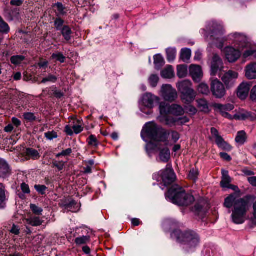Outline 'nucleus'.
<instances>
[{
	"mask_svg": "<svg viewBox=\"0 0 256 256\" xmlns=\"http://www.w3.org/2000/svg\"><path fill=\"white\" fill-rule=\"evenodd\" d=\"M161 76L164 78H171L174 76V70L171 66H167L161 72Z\"/></svg>",
	"mask_w": 256,
	"mask_h": 256,
	"instance_id": "23",
	"label": "nucleus"
},
{
	"mask_svg": "<svg viewBox=\"0 0 256 256\" xmlns=\"http://www.w3.org/2000/svg\"><path fill=\"white\" fill-rule=\"evenodd\" d=\"M170 136H171V138H172L174 142H176L180 138L179 134L177 132H172V133L170 134Z\"/></svg>",
	"mask_w": 256,
	"mask_h": 256,
	"instance_id": "55",
	"label": "nucleus"
},
{
	"mask_svg": "<svg viewBox=\"0 0 256 256\" xmlns=\"http://www.w3.org/2000/svg\"><path fill=\"white\" fill-rule=\"evenodd\" d=\"M190 72L193 80L195 82L199 81L202 76V70L200 66L192 64L190 67Z\"/></svg>",
	"mask_w": 256,
	"mask_h": 256,
	"instance_id": "20",
	"label": "nucleus"
},
{
	"mask_svg": "<svg viewBox=\"0 0 256 256\" xmlns=\"http://www.w3.org/2000/svg\"><path fill=\"white\" fill-rule=\"evenodd\" d=\"M65 132L68 134V135L72 136L74 132L72 131V128L70 126H66L65 128Z\"/></svg>",
	"mask_w": 256,
	"mask_h": 256,
	"instance_id": "61",
	"label": "nucleus"
},
{
	"mask_svg": "<svg viewBox=\"0 0 256 256\" xmlns=\"http://www.w3.org/2000/svg\"><path fill=\"white\" fill-rule=\"evenodd\" d=\"M72 128L74 130V132L76 134L80 133L83 130L82 124L79 120L76 121V124H74L72 126Z\"/></svg>",
	"mask_w": 256,
	"mask_h": 256,
	"instance_id": "41",
	"label": "nucleus"
},
{
	"mask_svg": "<svg viewBox=\"0 0 256 256\" xmlns=\"http://www.w3.org/2000/svg\"><path fill=\"white\" fill-rule=\"evenodd\" d=\"M57 80V78L53 75H48V76L44 78L41 83H46V82H54Z\"/></svg>",
	"mask_w": 256,
	"mask_h": 256,
	"instance_id": "45",
	"label": "nucleus"
},
{
	"mask_svg": "<svg viewBox=\"0 0 256 256\" xmlns=\"http://www.w3.org/2000/svg\"><path fill=\"white\" fill-rule=\"evenodd\" d=\"M51 59L54 60L56 62L64 63L66 60V58L62 52H56L52 54Z\"/></svg>",
	"mask_w": 256,
	"mask_h": 256,
	"instance_id": "26",
	"label": "nucleus"
},
{
	"mask_svg": "<svg viewBox=\"0 0 256 256\" xmlns=\"http://www.w3.org/2000/svg\"><path fill=\"white\" fill-rule=\"evenodd\" d=\"M234 114H231L232 119L236 120H243L247 118L249 116V114L247 112H245L242 110H236L234 112Z\"/></svg>",
	"mask_w": 256,
	"mask_h": 256,
	"instance_id": "21",
	"label": "nucleus"
},
{
	"mask_svg": "<svg viewBox=\"0 0 256 256\" xmlns=\"http://www.w3.org/2000/svg\"><path fill=\"white\" fill-rule=\"evenodd\" d=\"M159 80V78L156 74H152L148 78V82L152 87H156Z\"/></svg>",
	"mask_w": 256,
	"mask_h": 256,
	"instance_id": "39",
	"label": "nucleus"
},
{
	"mask_svg": "<svg viewBox=\"0 0 256 256\" xmlns=\"http://www.w3.org/2000/svg\"><path fill=\"white\" fill-rule=\"evenodd\" d=\"M178 90L181 94L182 100L185 103H190L196 96V92L192 88V84L188 80H184L176 84Z\"/></svg>",
	"mask_w": 256,
	"mask_h": 256,
	"instance_id": "7",
	"label": "nucleus"
},
{
	"mask_svg": "<svg viewBox=\"0 0 256 256\" xmlns=\"http://www.w3.org/2000/svg\"><path fill=\"white\" fill-rule=\"evenodd\" d=\"M198 108L200 110L204 112L208 111V107L207 102L204 99H200L197 100Z\"/></svg>",
	"mask_w": 256,
	"mask_h": 256,
	"instance_id": "33",
	"label": "nucleus"
},
{
	"mask_svg": "<svg viewBox=\"0 0 256 256\" xmlns=\"http://www.w3.org/2000/svg\"><path fill=\"white\" fill-rule=\"evenodd\" d=\"M248 181L252 186H256V176L248 178Z\"/></svg>",
	"mask_w": 256,
	"mask_h": 256,
	"instance_id": "60",
	"label": "nucleus"
},
{
	"mask_svg": "<svg viewBox=\"0 0 256 256\" xmlns=\"http://www.w3.org/2000/svg\"><path fill=\"white\" fill-rule=\"evenodd\" d=\"M24 57L22 56H12L10 58L11 62L14 65L20 64L24 60Z\"/></svg>",
	"mask_w": 256,
	"mask_h": 256,
	"instance_id": "40",
	"label": "nucleus"
},
{
	"mask_svg": "<svg viewBox=\"0 0 256 256\" xmlns=\"http://www.w3.org/2000/svg\"><path fill=\"white\" fill-rule=\"evenodd\" d=\"M188 72L187 67L184 65H180L177 67V75L180 78L185 77Z\"/></svg>",
	"mask_w": 256,
	"mask_h": 256,
	"instance_id": "29",
	"label": "nucleus"
},
{
	"mask_svg": "<svg viewBox=\"0 0 256 256\" xmlns=\"http://www.w3.org/2000/svg\"><path fill=\"white\" fill-rule=\"evenodd\" d=\"M27 158L36 160L40 158V154L38 152L32 148H26L24 152Z\"/></svg>",
	"mask_w": 256,
	"mask_h": 256,
	"instance_id": "24",
	"label": "nucleus"
},
{
	"mask_svg": "<svg viewBox=\"0 0 256 256\" xmlns=\"http://www.w3.org/2000/svg\"><path fill=\"white\" fill-rule=\"evenodd\" d=\"M34 188L40 194H45V191L46 189V186L43 185H36Z\"/></svg>",
	"mask_w": 256,
	"mask_h": 256,
	"instance_id": "48",
	"label": "nucleus"
},
{
	"mask_svg": "<svg viewBox=\"0 0 256 256\" xmlns=\"http://www.w3.org/2000/svg\"><path fill=\"white\" fill-rule=\"evenodd\" d=\"M71 30L68 26H64L62 29V34L64 39L68 41L70 39Z\"/></svg>",
	"mask_w": 256,
	"mask_h": 256,
	"instance_id": "34",
	"label": "nucleus"
},
{
	"mask_svg": "<svg viewBox=\"0 0 256 256\" xmlns=\"http://www.w3.org/2000/svg\"><path fill=\"white\" fill-rule=\"evenodd\" d=\"M250 86V82H242L238 88V96L241 100L246 99L248 96Z\"/></svg>",
	"mask_w": 256,
	"mask_h": 256,
	"instance_id": "18",
	"label": "nucleus"
},
{
	"mask_svg": "<svg viewBox=\"0 0 256 256\" xmlns=\"http://www.w3.org/2000/svg\"><path fill=\"white\" fill-rule=\"evenodd\" d=\"M166 197L175 204L181 206H186L194 200L193 196L186 194L182 188L178 185L172 186L166 194Z\"/></svg>",
	"mask_w": 256,
	"mask_h": 256,
	"instance_id": "4",
	"label": "nucleus"
},
{
	"mask_svg": "<svg viewBox=\"0 0 256 256\" xmlns=\"http://www.w3.org/2000/svg\"><path fill=\"white\" fill-rule=\"evenodd\" d=\"M6 199L5 193L4 188L0 187V205Z\"/></svg>",
	"mask_w": 256,
	"mask_h": 256,
	"instance_id": "56",
	"label": "nucleus"
},
{
	"mask_svg": "<svg viewBox=\"0 0 256 256\" xmlns=\"http://www.w3.org/2000/svg\"><path fill=\"white\" fill-rule=\"evenodd\" d=\"M48 64V62L46 60H41L38 63V66L40 68H46Z\"/></svg>",
	"mask_w": 256,
	"mask_h": 256,
	"instance_id": "62",
	"label": "nucleus"
},
{
	"mask_svg": "<svg viewBox=\"0 0 256 256\" xmlns=\"http://www.w3.org/2000/svg\"><path fill=\"white\" fill-rule=\"evenodd\" d=\"M158 100V98L150 93L144 94L141 100L142 104L148 108H152L156 102Z\"/></svg>",
	"mask_w": 256,
	"mask_h": 256,
	"instance_id": "16",
	"label": "nucleus"
},
{
	"mask_svg": "<svg viewBox=\"0 0 256 256\" xmlns=\"http://www.w3.org/2000/svg\"><path fill=\"white\" fill-rule=\"evenodd\" d=\"M194 212L195 214L200 217V218H203L205 214V212L202 210V206L199 204L194 206Z\"/></svg>",
	"mask_w": 256,
	"mask_h": 256,
	"instance_id": "35",
	"label": "nucleus"
},
{
	"mask_svg": "<svg viewBox=\"0 0 256 256\" xmlns=\"http://www.w3.org/2000/svg\"><path fill=\"white\" fill-rule=\"evenodd\" d=\"M52 164L54 166L57 168L58 170H60L63 169L64 162H63L55 161L53 162Z\"/></svg>",
	"mask_w": 256,
	"mask_h": 256,
	"instance_id": "51",
	"label": "nucleus"
},
{
	"mask_svg": "<svg viewBox=\"0 0 256 256\" xmlns=\"http://www.w3.org/2000/svg\"><path fill=\"white\" fill-rule=\"evenodd\" d=\"M169 134L159 127L154 122L146 124L144 127L141 136L146 144V149L149 156L158 152L156 160L158 162H167L170 158V152L166 146L168 144L167 139Z\"/></svg>",
	"mask_w": 256,
	"mask_h": 256,
	"instance_id": "1",
	"label": "nucleus"
},
{
	"mask_svg": "<svg viewBox=\"0 0 256 256\" xmlns=\"http://www.w3.org/2000/svg\"><path fill=\"white\" fill-rule=\"evenodd\" d=\"M230 39L232 40L234 46L240 50L243 58H256V47L248 42L244 35L234 34L230 36Z\"/></svg>",
	"mask_w": 256,
	"mask_h": 256,
	"instance_id": "3",
	"label": "nucleus"
},
{
	"mask_svg": "<svg viewBox=\"0 0 256 256\" xmlns=\"http://www.w3.org/2000/svg\"><path fill=\"white\" fill-rule=\"evenodd\" d=\"M238 77V72L232 70H228L222 76L221 79L226 88H230L236 84V80Z\"/></svg>",
	"mask_w": 256,
	"mask_h": 256,
	"instance_id": "13",
	"label": "nucleus"
},
{
	"mask_svg": "<svg viewBox=\"0 0 256 256\" xmlns=\"http://www.w3.org/2000/svg\"><path fill=\"white\" fill-rule=\"evenodd\" d=\"M222 180L220 182V185L222 188H226L232 182L231 178L228 174V172L222 170Z\"/></svg>",
	"mask_w": 256,
	"mask_h": 256,
	"instance_id": "22",
	"label": "nucleus"
},
{
	"mask_svg": "<svg viewBox=\"0 0 256 256\" xmlns=\"http://www.w3.org/2000/svg\"><path fill=\"white\" fill-rule=\"evenodd\" d=\"M246 140V132L242 130L238 132L236 138V142L239 144L242 145L244 144Z\"/></svg>",
	"mask_w": 256,
	"mask_h": 256,
	"instance_id": "27",
	"label": "nucleus"
},
{
	"mask_svg": "<svg viewBox=\"0 0 256 256\" xmlns=\"http://www.w3.org/2000/svg\"><path fill=\"white\" fill-rule=\"evenodd\" d=\"M9 31L8 25L2 20L0 16V32H8Z\"/></svg>",
	"mask_w": 256,
	"mask_h": 256,
	"instance_id": "43",
	"label": "nucleus"
},
{
	"mask_svg": "<svg viewBox=\"0 0 256 256\" xmlns=\"http://www.w3.org/2000/svg\"><path fill=\"white\" fill-rule=\"evenodd\" d=\"M244 74L248 80L256 79V62H252L247 64L244 68Z\"/></svg>",
	"mask_w": 256,
	"mask_h": 256,
	"instance_id": "19",
	"label": "nucleus"
},
{
	"mask_svg": "<svg viewBox=\"0 0 256 256\" xmlns=\"http://www.w3.org/2000/svg\"><path fill=\"white\" fill-rule=\"evenodd\" d=\"M224 205L228 208H232L231 219L234 224H242L247 219L246 214L250 206L248 196L239 198L236 194H230L225 198Z\"/></svg>",
	"mask_w": 256,
	"mask_h": 256,
	"instance_id": "2",
	"label": "nucleus"
},
{
	"mask_svg": "<svg viewBox=\"0 0 256 256\" xmlns=\"http://www.w3.org/2000/svg\"><path fill=\"white\" fill-rule=\"evenodd\" d=\"M88 144L91 146H96L98 144L96 138L93 135L90 136L88 138Z\"/></svg>",
	"mask_w": 256,
	"mask_h": 256,
	"instance_id": "50",
	"label": "nucleus"
},
{
	"mask_svg": "<svg viewBox=\"0 0 256 256\" xmlns=\"http://www.w3.org/2000/svg\"><path fill=\"white\" fill-rule=\"evenodd\" d=\"M202 33L207 41H213V44L218 48L223 46L224 40L221 38L223 34L222 26L216 22H210L206 27V30H203Z\"/></svg>",
	"mask_w": 256,
	"mask_h": 256,
	"instance_id": "6",
	"label": "nucleus"
},
{
	"mask_svg": "<svg viewBox=\"0 0 256 256\" xmlns=\"http://www.w3.org/2000/svg\"><path fill=\"white\" fill-rule=\"evenodd\" d=\"M21 188L22 191L25 194H28L30 192L29 186L24 183L22 184Z\"/></svg>",
	"mask_w": 256,
	"mask_h": 256,
	"instance_id": "57",
	"label": "nucleus"
},
{
	"mask_svg": "<svg viewBox=\"0 0 256 256\" xmlns=\"http://www.w3.org/2000/svg\"><path fill=\"white\" fill-rule=\"evenodd\" d=\"M211 133L215 139V142L218 146L227 151H230L232 150L231 146L226 142L224 139L218 134V130L215 128H211Z\"/></svg>",
	"mask_w": 256,
	"mask_h": 256,
	"instance_id": "15",
	"label": "nucleus"
},
{
	"mask_svg": "<svg viewBox=\"0 0 256 256\" xmlns=\"http://www.w3.org/2000/svg\"><path fill=\"white\" fill-rule=\"evenodd\" d=\"M184 110L186 112L190 115H194L197 112V110L194 106L190 105L186 106Z\"/></svg>",
	"mask_w": 256,
	"mask_h": 256,
	"instance_id": "44",
	"label": "nucleus"
},
{
	"mask_svg": "<svg viewBox=\"0 0 256 256\" xmlns=\"http://www.w3.org/2000/svg\"><path fill=\"white\" fill-rule=\"evenodd\" d=\"M72 152V150L71 148H68L64 150H63L62 152L56 155V157L68 156L71 154Z\"/></svg>",
	"mask_w": 256,
	"mask_h": 256,
	"instance_id": "53",
	"label": "nucleus"
},
{
	"mask_svg": "<svg viewBox=\"0 0 256 256\" xmlns=\"http://www.w3.org/2000/svg\"><path fill=\"white\" fill-rule=\"evenodd\" d=\"M210 90L212 95L216 98H223L226 91L223 84L218 79L212 80L210 84Z\"/></svg>",
	"mask_w": 256,
	"mask_h": 256,
	"instance_id": "9",
	"label": "nucleus"
},
{
	"mask_svg": "<svg viewBox=\"0 0 256 256\" xmlns=\"http://www.w3.org/2000/svg\"><path fill=\"white\" fill-rule=\"evenodd\" d=\"M160 94L166 101L169 102H174L178 98L176 90L170 84H164L162 86Z\"/></svg>",
	"mask_w": 256,
	"mask_h": 256,
	"instance_id": "8",
	"label": "nucleus"
},
{
	"mask_svg": "<svg viewBox=\"0 0 256 256\" xmlns=\"http://www.w3.org/2000/svg\"><path fill=\"white\" fill-rule=\"evenodd\" d=\"M160 120L166 124H170L174 122L172 118L168 116L171 114V106L165 102H161L160 105Z\"/></svg>",
	"mask_w": 256,
	"mask_h": 256,
	"instance_id": "10",
	"label": "nucleus"
},
{
	"mask_svg": "<svg viewBox=\"0 0 256 256\" xmlns=\"http://www.w3.org/2000/svg\"><path fill=\"white\" fill-rule=\"evenodd\" d=\"M176 54V49L174 48H168L166 50L167 59L168 62L174 60Z\"/></svg>",
	"mask_w": 256,
	"mask_h": 256,
	"instance_id": "32",
	"label": "nucleus"
},
{
	"mask_svg": "<svg viewBox=\"0 0 256 256\" xmlns=\"http://www.w3.org/2000/svg\"><path fill=\"white\" fill-rule=\"evenodd\" d=\"M154 63L156 67L159 68L164 64V60L160 54H156L154 56Z\"/></svg>",
	"mask_w": 256,
	"mask_h": 256,
	"instance_id": "36",
	"label": "nucleus"
},
{
	"mask_svg": "<svg viewBox=\"0 0 256 256\" xmlns=\"http://www.w3.org/2000/svg\"><path fill=\"white\" fill-rule=\"evenodd\" d=\"M64 21L60 18H56L54 22V26L56 29H60L62 26Z\"/></svg>",
	"mask_w": 256,
	"mask_h": 256,
	"instance_id": "54",
	"label": "nucleus"
},
{
	"mask_svg": "<svg viewBox=\"0 0 256 256\" xmlns=\"http://www.w3.org/2000/svg\"><path fill=\"white\" fill-rule=\"evenodd\" d=\"M160 180L158 181H162L164 186L171 184L176 179V175L174 170L170 168H166L164 170L159 172Z\"/></svg>",
	"mask_w": 256,
	"mask_h": 256,
	"instance_id": "12",
	"label": "nucleus"
},
{
	"mask_svg": "<svg viewBox=\"0 0 256 256\" xmlns=\"http://www.w3.org/2000/svg\"><path fill=\"white\" fill-rule=\"evenodd\" d=\"M26 220L28 224L33 226H40L43 222V220L38 216L30 217L27 218Z\"/></svg>",
	"mask_w": 256,
	"mask_h": 256,
	"instance_id": "25",
	"label": "nucleus"
},
{
	"mask_svg": "<svg viewBox=\"0 0 256 256\" xmlns=\"http://www.w3.org/2000/svg\"><path fill=\"white\" fill-rule=\"evenodd\" d=\"M226 59L230 63L236 62L241 56L242 54L239 48L232 46H227L224 50Z\"/></svg>",
	"mask_w": 256,
	"mask_h": 256,
	"instance_id": "11",
	"label": "nucleus"
},
{
	"mask_svg": "<svg viewBox=\"0 0 256 256\" xmlns=\"http://www.w3.org/2000/svg\"><path fill=\"white\" fill-rule=\"evenodd\" d=\"M30 208L32 213L36 216H40L42 214L43 210L42 208L37 206L34 204H31L30 206Z\"/></svg>",
	"mask_w": 256,
	"mask_h": 256,
	"instance_id": "37",
	"label": "nucleus"
},
{
	"mask_svg": "<svg viewBox=\"0 0 256 256\" xmlns=\"http://www.w3.org/2000/svg\"><path fill=\"white\" fill-rule=\"evenodd\" d=\"M44 135L46 138L49 140H52V139L56 138L58 137L56 132L54 131L46 132L44 134Z\"/></svg>",
	"mask_w": 256,
	"mask_h": 256,
	"instance_id": "47",
	"label": "nucleus"
},
{
	"mask_svg": "<svg viewBox=\"0 0 256 256\" xmlns=\"http://www.w3.org/2000/svg\"><path fill=\"white\" fill-rule=\"evenodd\" d=\"M253 216L254 219L253 220L254 222L256 223V202L253 204Z\"/></svg>",
	"mask_w": 256,
	"mask_h": 256,
	"instance_id": "64",
	"label": "nucleus"
},
{
	"mask_svg": "<svg viewBox=\"0 0 256 256\" xmlns=\"http://www.w3.org/2000/svg\"><path fill=\"white\" fill-rule=\"evenodd\" d=\"M250 98L252 101L256 102V85L250 90Z\"/></svg>",
	"mask_w": 256,
	"mask_h": 256,
	"instance_id": "49",
	"label": "nucleus"
},
{
	"mask_svg": "<svg viewBox=\"0 0 256 256\" xmlns=\"http://www.w3.org/2000/svg\"><path fill=\"white\" fill-rule=\"evenodd\" d=\"M198 90L199 92L204 94H207L210 92L208 86L204 83H202L198 85Z\"/></svg>",
	"mask_w": 256,
	"mask_h": 256,
	"instance_id": "38",
	"label": "nucleus"
},
{
	"mask_svg": "<svg viewBox=\"0 0 256 256\" xmlns=\"http://www.w3.org/2000/svg\"><path fill=\"white\" fill-rule=\"evenodd\" d=\"M220 156L222 159H224L226 160L229 161L231 159L230 156L229 155H228L226 153L220 152Z\"/></svg>",
	"mask_w": 256,
	"mask_h": 256,
	"instance_id": "58",
	"label": "nucleus"
},
{
	"mask_svg": "<svg viewBox=\"0 0 256 256\" xmlns=\"http://www.w3.org/2000/svg\"><path fill=\"white\" fill-rule=\"evenodd\" d=\"M171 236L178 242L184 245L186 249L194 248L200 242L198 234L190 230L182 232L176 230L173 232Z\"/></svg>",
	"mask_w": 256,
	"mask_h": 256,
	"instance_id": "5",
	"label": "nucleus"
},
{
	"mask_svg": "<svg viewBox=\"0 0 256 256\" xmlns=\"http://www.w3.org/2000/svg\"><path fill=\"white\" fill-rule=\"evenodd\" d=\"M191 54L192 52L190 49L182 48L180 52V58L186 62L190 58Z\"/></svg>",
	"mask_w": 256,
	"mask_h": 256,
	"instance_id": "28",
	"label": "nucleus"
},
{
	"mask_svg": "<svg viewBox=\"0 0 256 256\" xmlns=\"http://www.w3.org/2000/svg\"><path fill=\"white\" fill-rule=\"evenodd\" d=\"M90 240V236H82L76 238L74 240V242L76 244V245L80 246L86 244Z\"/></svg>",
	"mask_w": 256,
	"mask_h": 256,
	"instance_id": "31",
	"label": "nucleus"
},
{
	"mask_svg": "<svg viewBox=\"0 0 256 256\" xmlns=\"http://www.w3.org/2000/svg\"><path fill=\"white\" fill-rule=\"evenodd\" d=\"M24 119L30 121L34 120H35V116L34 114L31 112H27L24 114Z\"/></svg>",
	"mask_w": 256,
	"mask_h": 256,
	"instance_id": "52",
	"label": "nucleus"
},
{
	"mask_svg": "<svg viewBox=\"0 0 256 256\" xmlns=\"http://www.w3.org/2000/svg\"><path fill=\"white\" fill-rule=\"evenodd\" d=\"M226 188L231 189L237 193H240V190L237 186L230 184Z\"/></svg>",
	"mask_w": 256,
	"mask_h": 256,
	"instance_id": "59",
	"label": "nucleus"
},
{
	"mask_svg": "<svg viewBox=\"0 0 256 256\" xmlns=\"http://www.w3.org/2000/svg\"><path fill=\"white\" fill-rule=\"evenodd\" d=\"M184 113V110L180 106L177 104H172L171 106V114L180 116Z\"/></svg>",
	"mask_w": 256,
	"mask_h": 256,
	"instance_id": "30",
	"label": "nucleus"
},
{
	"mask_svg": "<svg viewBox=\"0 0 256 256\" xmlns=\"http://www.w3.org/2000/svg\"><path fill=\"white\" fill-rule=\"evenodd\" d=\"M214 106V108L223 117L228 120L232 119L231 114H228V112L232 111L234 108V104H215Z\"/></svg>",
	"mask_w": 256,
	"mask_h": 256,
	"instance_id": "14",
	"label": "nucleus"
},
{
	"mask_svg": "<svg viewBox=\"0 0 256 256\" xmlns=\"http://www.w3.org/2000/svg\"><path fill=\"white\" fill-rule=\"evenodd\" d=\"M222 68V62L220 58L217 55H214L212 58L211 64V75L215 76Z\"/></svg>",
	"mask_w": 256,
	"mask_h": 256,
	"instance_id": "17",
	"label": "nucleus"
},
{
	"mask_svg": "<svg viewBox=\"0 0 256 256\" xmlns=\"http://www.w3.org/2000/svg\"><path fill=\"white\" fill-rule=\"evenodd\" d=\"M54 9L58 14H64V7L62 4L60 3H57L54 6Z\"/></svg>",
	"mask_w": 256,
	"mask_h": 256,
	"instance_id": "46",
	"label": "nucleus"
},
{
	"mask_svg": "<svg viewBox=\"0 0 256 256\" xmlns=\"http://www.w3.org/2000/svg\"><path fill=\"white\" fill-rule=\"evenodd\" d=\"M198 170L197 169H192L190 170L188 175L189 179L195 182L198 178Z\"/></svg>",
	"mask_w": 256,
	"mask_h": 256,
	"instance_id": "42",
	"label": "nucleus"
},
{
	"mask_svg": "<svg viewBox=\"0 0 256 256\" xmlns=\"http://www.w3.org/2000/svg\"><path fill=\"white\" fill-rule=\"evenodd\" d=\"M22 3V0H12L10 4L13 6H20Z\"/></svg>",
	"mask_w": 256,
	"mask_h": 256,
	"instance_id": "63",
	"label": "nucleus"
}]
</instances>
